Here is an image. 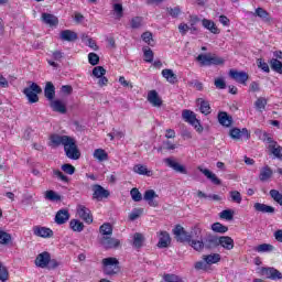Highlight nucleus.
Instances as JSON below:
<instances>
[{
	"instance_id": "c85d7f7f",
	"label": "nucleus",
	"mask_w": 282,
	"mask_h": 282,
	"mask_svg": "<svg viewBox=\"0 0 282 282\" xmlns=\"http://www.w3.org/2000/svg\"><path fill=\"white\" fill-rule=\"evenodd\" d=\"M253 208L257 213H263V214H268V215H273L274 213V207L270 206V205H265L263 203H256L253 205Z\"/></svg>"
},
{
	"instance_id": "c756f323",
	"label": "nucleus",
	"mask_w": 282,
	"mask_h": 282,
	"mask_svg": "<svg viewBox=\"0 0 282 282\" xmlns=\"http://www.w3.org/2000/svg\"><path fill=\"white\" fill-rule=\"evenodd\" d=\"M197 239L191 238L188 245L191 246V248L196 250V252H202V250H204L205 248L204 240L202 239V235H199Z\"/></svg>"
},
{
	"instance_id": "69168bd1",
	"label": "nucleus",
	"mask_w": 282,
	"mask_h": 282,
	"mask_svg": "<svg viewBox=\"0 0 282 282\" xmlns=\"http://www.w3.org/2000/svg\"><path fill=\"white\" fill-rule=\"evenodd\" d=\"M214 85L217 89H226V82L224 80V78L215 79Z\"/></svg>"
},
{
	"instance_id": "7c9ffc66",
	"label": "nucleus",
	"mask_w": 282,
	"mask_h": 282,
	"mask_svg": "<svg viewBox=\"0 0 282 282\" xmlns=\"http://www.w3.org/2000/svg\"><path fill=\"white\" fill-rule=\"evenodd\" d=\"M202 23L203 28H205V30H209L212 34H219V29L217 28V24H215L213 20L203 19Z\"/></svg>"
},
{
	"instance_id": "6e6d98bb",
	"label": "nucleus",
	"mask_w": 282,
	"mask_h": 282,
	"mask_svg": "<svg viewBox=\"0 0 282 282\" xmlns=\"http://www.w3.org/2000/svg\"><path fill=\"white\" fill-rule=\"evenodd\" d=\"M88 63L93 66L98 65V63H100V56H98V54H96V53H89L88 54Z\"/></svg>"
},
{
	"instance_id": "aec40b11",
	"label": "nucleus",
	"mask_w": 282,
	"mask_h": 282,
	"mask_svg": "<svg viewBox=\"0 0 282 282\" xmlns=\"http://www.w3.org/2000/svg\"><path fill=\"white\" fill-rule=\"evenodd\" d=\"M69 221V212L67 209H59L55 215V224L63 226Z\"/></svg>"
},
{
	"instance_id": "ea45409f",
	"label": "nucleus",
	"mask_w": 282,
	"mask_h": 282,
	"mask_svg": "<svg viewBox=\"0 0 282 282\" xmlns=\"http://www.w3.org/2000/svg\"><path fill=\"white\" fill-rule=\"evenodd\" d=\"M197 102L200 105V112H203L205 116H208L210 113V104L202 98L197 99Z\"/></svg>"
},
{
	"instance_id": "20e7f679",
	"label": "nucleus",
	"mask_w": 282,
	"mask_h": 282,
	"mask_svg": "<svg viewBox=\"0 0 282 282\" xmlns=\"http://www.w3.org/2000/svg\"><path fill=\"white\" fill-rule=\"evenodd\" d=\"M260 140L269 144V151L272 153V155H274V158H278V160H282V147L279 145L276 141H273L272 137H270L268 132H262L260 134Z\"/></svg>"
},
{
	"instance_id": "7ed1b4c3",
	"label": "nucleus",
	"mask_w": 282,
	"mask_h": 282,
	"mask_svg": "<svg viewBox=\"0 0 282 282\" xmlns=\"http://www.w3.org/2000/svg\"><path fill=\"white\" fill-rule=\"evenodd\" d=\"M104 274L107 276H116L120 273V261L117 258L110 257L105 258L101 261Z\"/></svg>"
},
{
	"instance_id": "2eb2a0df",
	"label": "nucleus",
	"mask_w": 282,
	"mask_h": 282,
	"mask_svg": "<svg viewBox=\"0 0 282 282\" xmlns=\"http://www.w3.org/2000/svg\"><path fill=\"white\" fill-rule=\"evenodd\" d=\"M229 76L230 78L236 80V83H240V85H246V83L248 82V73L246 72H238L235 69H230Z\"/></svg>"
},
{
	"instance_id": "39448f33",
	"label": "nucleus",
	"mask_w": 282,
	"mask_h": 282,
	"mask_svg": "<svg viewBox=\"0 0 282 282\" xmlns=\"http://www.w3.org/2000/svg\"><path fill=\"white\" fill-rule=\"evenodd\" d=\"M196 61L199 63L200 67H210V65H224V58L208 54H199L196 57Z\"/></svg>"
},
{
	"instance_id": "37998d69",
	"label": "nucleus",
	"mask_w": 282,
	"mask_h": 282,
	"mask_svg": "<svg viewBox=\"0 0 282 282\" xmlns=\"http://www.w3.org/2000/svg\"><path fill=\"white\" fill-rule=\"evenodd\" d=\"M271 69L276 72V74H282V62L278 58H272L270 61Z\"/></svg>"
},
{
	"instance_id": "6e6552de",
	"label": "nucleus",
	"mask_w": 282,
	"mask_h": 282,
	"mask_svg": "<svg viewBox=\"0 0 282 282\" xmlns=\"http://www.w3.org/2000/svg\"><path fill=\"white\" fill-rule=\"evenodd\" d=\"M258 272L261 276H265V279H270L271 281H281L282 273L272 267H262L258 269Z\"/></svg>"
},
{
	"instance_id": "bf43d9fd",
	"label": "nucleus",
	"mask_w": 282,
	"mask_h": 282,
	"mask_svg": "<svg viewBox=\"0 0 282 282\" xmlns=\"http://www.w3.org/2000/svg\"><path fill=\"white\" fill-rule=\"evenodd\" d=\"M257 64H258L259 69H262V72L270 74V66L262 58H259L257 61Z\"/></svg>"
},
{
	"instance_id": "a211bd4d",
	"label": "nucleus",
	"mask_w": 282,
	"mask_h": 282,
	"mask_svg": "<svg viewBox=\"0 0 282 282\" xmlns=\"http://www.w3.org/2000/svg\"><path fill=\"white\" fill-rule=\"evenodd\" d=\"M197 170L203 173V175H205V177H207V180H210V182L213 184H215L216 186L221 185V180H219L217 177V175L215 173H213L210 170L208 169H204L202 166H198Z\"/></svg>"
},
{
	"instance_id": "473e14b6",
	"label": "nucleus",
	"mask_w": 282,
	"mask_h": 282,
	"mask_svg": "<svg viewBox=\"0 0 282 282\" xmlns=\"http://www.w3.org/2000/svg\"><path fill=\"white\" fill-rule=\"evenodd\" d=\"M42 21L51 28L54 25H58V18H56L54 14L42 13Z\"/></svg>"
},
{
	"instance_id": "de8ad7c7",
	"label": "nucleus",
	"mask_w": 282,
	"mask_h": 282,
	"mask_svg": "<svg viewBox=\"0 0 282 282\" xmlns=\"http://www.w3.org/2000/svg\"><path fill=\"white\" fill-rule=\"evenodd\" d=\"M220 219H226L227 221H232L235 217V212L232 209H225L219 214Z\"/></svg>"
},
{
	"instance_id": "f3484780",
	"label": "nucleus",
	"mask_w": 282,
	"mask_h": 282,
	"mask_svg": "<svg viewBox=\"0 0 282 282\" xmlns=\"http://www.w3.org/2000/svg\"><path fill=\"white\" fill-rule=\"evenodd\" d=\"M50 252L44 251L40 254H37L36 259H35V265L37 268H47V265H50Z\"/></svg>"
},
{
	"instance_id": "5701e85b",
	"label": "nucleus",
	"mask_w": 282,
	"mask_h": 282,
	"mask_svg": "<svg viewBox=\"0 0 282 282\" xmlns=\"http://www.w3.org/2000/svg\"><path fill=\"white\" fill-rule=\"evenodd\" d=\"M204 246L207 250H213L219 246V237L209 235L204 239Z\"/></svg>"
},
{
	"instance_id": "5fc2aeb1",
	"label": "nucleus",
	"mask_w": 282,
	"mask_h": 282,
	"mask_svg": "<svg viewBox=\"0 0 282 282\" xmlns=\"http://www.w3.org/2000/svg\"><path fill=\"white\" fill-rule=\"evenodd\" d=\"M130 195H131V198L133 199V202H142V194L140 193V189L138 188H132L130 191Z\"/></svg>"
},
{
	"instance_id": "c03bdc74",
	"label": "nucleus",
	"mask_w": 282,
	"mask_h": 282,
	"mask_svg": "<svg viewBox=\"0 0 282 282\" xmlns=\"http://www.w3.org/2000/svg\"><path fill=\"white\" fill-rule=\"evenodd\" d=\"M44 197L48 199V202H61V195L52 189L46 191Z\"/></svg>"
},
{
	"instance_id": "79ce46f5",
	"label": "nucleus",
	"mask_w": 282,
	"mask_h": 282,
	"mask_svg": "<svg viewBox=\"0 0 282 282\" xmlns=\"http://www.w3.org/2000/svg\"><path fill=\"white\" fill-rule=\"evenodd\" d=\"M268 106V99L265 97H259L256 101H254V107L258 111H263L265 110V107Z\"/></svg>"
},
{
	"instance_id": "8fccbe9b",
	"label": "nucleus",
	"mask_w": 282,
	"mask_h": 282,
	"mask_svg": "<svg viewBox=\"0 0 282 282\" xmlns=\"http://www.w3.org/2000/svg\"><path fill=\"white\" fill-rule=\"evenodd\" d=\"M105 74H107V69H105V67H102V66H96L93 69V76H95V78H102V76H105Z\"/></svg>"
},
{
	"instance_id": "052dcab7",
	"label": "nucleus",
	"mask_w": 282,
	"mask_h": 282,
	"mask_svg": "<svg viewBox=\"0 0 282 282\" xmlns=\"http://www.w3.org/2000/svg\"><path fill=\"white\" fill-rule=\"evenodd\" d=\"M131 28L133 30H138L139 28H142V17H135L131 20Z\"/></svg>"
},
{
	"instance_id": "c9c22d12",
	"label": "nucleus",
	"mask_w": 282,
	"mask_h": 282,
	"mask_svg": "<svg viewBox=\"0 0 282 282\" xmlns=\"http://www.w3.org/2000/svg\"><path fill=\"white\" fill-rule=\"evenodd\" d=\"M93 155L98 162H107V160H109V154L102 149H96Z\"/></svg>"
},
{
	"instance_id": "774afa93",
	"label": "nucleus",
	"mask_w": 282,
	"mask_h": 282,
	"mask_svg": "<svg viewBox=\"0 0 282 282\" xmlns=\"http://www.w3.org/2000/svg\"><path fill=\"white\" fill-rule=\"evenodd\" d=\"M53 174L55 175V177H58V180H61L62 182H68V178L65 174H63V172H61V170H54Z\"/></svg>"
},
{
	"instance_id": "4be33fe9",
	"label": "nucleus",
	"mask_w": 282,
	"mask_h": 282,
	"mask_svg": "<svg viewBox=\"0 0 282 282\" xmlns=\"http://www.w3.org/2000/svg\"><path fill=\"white\" fill-rule=\"evenodd\" d=\"M169 246H171V235L167 231H160L158 248H169Z\"/></svg>"
},
{
	"instance_id": "ddd939ff",
	"label": "nucleus",
	"mask_w": 282,
	"mask_h": 282,
	"mask_svg": "<svg viewBox=\"0 0 282 282\" xmlns=\"http://www.w3.org/2000/svg\"><path fill=\"white\" fill-rule=\"evenodd\" d=\"M93 192V199H97V202H102L109 197V191L105 189L101 185H94Z\"/></svg>"
},
{
	"instance_id": "b1692460",
	"label": "nucleus",
	"mask_w": 282,
	"mask_h": 282,
	"mask_svg": "<svg viewBox=\"0 0 282 282\" xmlns=\"http://www.w3.org/2000/svg\"><path fill=\"white\" fill-rule=\"evenodd\" d=\"M148 101L151 102L152 107H162V98H160L156 90L148 93Z\"/></svg>"
},
{
	"instance_id": "cd10ccee",
	"label": "nucleus",
	"mask_w": 282,
	"mask_h": 282,
	"mask_svg": "<svg viewBox=\"0 0 282 282\" xmlns=\"http://www.w3.org/2000/svg\"><path fill=\"white\" fill-rule=\"evenodd\" d=\"M218 122L223 127H231L232 126V117L228 115L226 111L218 112Z\"/></svg>"
},
{
	"instance_id": "09e8293b",
	"label": "nucleus",
	"mask_w": 282,
	"mask_h": 282,
	"mask_svg": "<svg viewBox=\"0 0 282 282\" xmlns=\"http://www.w3.org/2000/svg\"><path fill=\"white\" fill-rule=\"evenodd\" d=\"M269 194L271 195L272 199H273L274 202H276V204H279L280 206H282V194H281L279 191H276V189H271V191L269 192Z\"/></svg>"
},
{
	"instance_id": "13d9d810",
	"label": "nucleus",
	"mask_w": 282,
	"mask_h": 282,
	"mask_svg": "<svg viewBox=\"0 0 282 282\" xmlns=\"http://www.w3.org/2000/svg\"><path fill=\"white\" fill-rule=\"evenodd\" d=\"M167 13L173 19H177V17H180V14L182 13V9H180V7L167 8Z\"/></svg>"
},
{
	"instance_id": "680f3d73",
	"label": "nucleus",
	"mask_w": 282,
	"mask_h": 282,
	"mask_svg": "<svg viewBox=\"0 0 282 282\" xmlns=\"http://www.w3.org/2000/svg\"><path fill=\"white\" fill-rule=\"evenodd\" d=\"M164 281L165 282H183L182 278L175 274H165L164 275Z\"/></svg>"
},
{
	"instance_id": "e2e57ef3",
	"label": "nucleus",
	"mask_w": 282,
	"mask_h": 282,
	"mask_svg": "<svg viewBox=\"0 0 282 282\" xmlns=\"http://www.w3.org/2000/svg\"><path fill=\"white\" fill-rule=\"evenodd\" d=\"M230 197L231 200L235 202L236 204H240L242 200L241 193H239L238 191L230 192Z\"/></svg>"
},
{
	"instance_id": "1a4fd4ad",
	"label": "nucleus",
	"mask_w": 282,
	"mask_h": 282,
	"mask_svg": "<svg viewBox=\"0 0 282 282\" xmlns=\"http://www.w3.org/2000/svg\"><path fill=\"white\" fill-rule=\"evenodd\" d=\"M99 243L106 250H113L116 248H120V240L117 238H111V236H101L99 239Z\"/></svg>"
},
{
	"instance_id": "f8f14e48",
	"label": "nucleus",
	"mask_w": 282,
	"mask_h": 282,
	"mask_svg": "<svg viewBox=\"0 0 282 282\" xmlns=\"http://www.w3.org/2000/svg\"><path fill=\"white\" fill-rule=\"evenodd\" d=\"M77 215L86 224H91L94 221V217L91 216V210H89V208H87L85 205L77 206Z\"/></svg>"
},
{
	"instance_id": "0eeeda50",
	"label": "nucleus",
	"mask_w": 282,
	"mask_h": 282,
	"mask_svg": "<svg viewBox=\"0 0 282 282\" xmlns=\"http://www.w3.org/2000/svg\"><path fill=\"white\" fill-rule=\"evenodd\" d=\"M182 118L185 122L192 124V127L195 128L198 133H202V131H204V127H202V123H199L195 112L185 109L182 112Z\"/></svg>"
},
{
	"instance_id": "3c124183",
	"label": "nucleus",
	"mask_w": 282,
	"mask_h": 282,
	"mask_svg": "<svg viewBox=\"0 0 282 282\" xmlns=\"http://www.w3.org/2000/svg\"><path fill=\"white\" fill-rule=\"evenodd\" d=\"M143 56L145 63H153V51L149 47H143Z\"/></svg>"
},
{
	"instance_id": "dca6fc26",
	"label": "nucleus",
	"mask_w": 282,
	"mask_h": 282,
	"mask_svg": "<svg viewBox=\"0 0 282 282\" xmlns=\"http://www.w3.org/2000/svg\"><path fill=\"white\" fill-rule=\"evenodd\" d=\"M229 135L230 138H232V140H241V138H246L248 140L250 138V133L246 128H243L242 130L239 128H232L229 131Z\"/></svg>"
},
{
	"instance_id": "864d4df0",
	"label": "nucleus",
	"mask_w": 282,
	"mask_h": 282,
	"mask_svg": "<svg viewBox=\"0 0 282 282\" xmlns=\"http://www.w3.org/2000/svg\"><path fill=\"white\" fill-rule=\"evenodd\" d=\"M142 41H144V43H147L148 45H151V47H153L154 43H153V34L151 32H144L141 35Z\"/></svg>"
},
{
	"instance_id": "9d476101",
	"label": "nucleus",
	"mask_w": 282,
	"mask_h": 282,
	"mask_svg": "<svg viewBox=\"0 0 282 282\" xmlns=\"http://www.w3.org/2000/svg\"><path fill=\"white\" fill-rule=\"evenodd\" d=\"M33 235L35 237H41L42 239H50L54 237V231L47 227L34 226Z\"/></svg>"
},
{
	"instance_id": "4468645a",
	"label": "nucleus",
	"mask_w": 282,
	"mask_h": 282,
	"mask_svg": "<svg viewBox=\"0 0 282 282\" xmlns=\"http://www.w3.org/2000/svg\"><path fill=\"white\" fill-rule=\"evenodd\" d=\"M158 194L153 189L145 191L143 195L144 202H148L149 206H151L152 208H158V206H160V203L155 200L158 199Z\"/></svg>"
},
{
	"instance_id": "603ef678",
	"label": "nucleus",
	"mask_w": 282,
	"mask_h": 282,
	"mask_svg": "<svg viewBox=\"0 0 282 282\" xmlns=\"http://www.w3.org/2000/svg\"><path fill=\"white\" fill-rule=\"evenodd\" d=\"M272 250H274V246L268 243H262L256 248L257 252H272Z\"/></svg>"
},
{
	"instance_id": "72a5a7b5",
	"label": "nucleus",
	"mask_w": 282,
	"mask_h": 282,
	"mask_svg": "<svg viewBox=\"0 0 282 282\" xmlns=\"http://www.w3.org/2000/svg\"><path fill=\"white\" fill-rule=\"evenodd\" d=\"M133 171L138 175H147V177H152L153 176V171L147 169V166L142 165V164L134 165Z\"/></svg>"
},
{
	"instance_id": "e433bc0d",
	"label": "nucleus",
	"mask_w": 282,
	"mask_h": 282,
	"mask_svg": "<svg viewBox=\"0 0 282 282\" xmlns=\"http://www.w3.org/2000/svg\"><path fill=\"white\" fill-rule=\"evenodd\" d=\"M99 232L102 237H111L113 235V227H111V224L105 223L100 226Z\"/></svg>"
},
{
	"instance_id": "f03ea898",
	"label": "nucleus",
	"mask_w": 282,
	"mask_h": 282,
	"mask_svg": "<svg viewBox=\"0 0 282 282\" xmlns=\"http://www.w3.org/2000/svg\"><path fill=\"white\" fill-rule=\"evenodd\" d=\"M173 235L175 236L176 241L180 243H188L193 237H199L202 235V229L196 227L193 229L192 235H189L184 227L176 225L173 229Z\"/></svg>"
},
{
	"instance_id": "338daca9",
	"label": "nucleus",
	"mask_w": 282,
	"mask_h": 282,
	"mask_svg": "<svg viewBox=\"0 0 282 282\" xmlns=\"http://www.w3.org/2000/svg\"><path fill=\"white\" fill-rule=\"evenodd\" d=\"M140 215H142V209H134V210L129 215L130 221H135V219H138V218L140 217Z\"/></svg>"
},
{
	"instance_id": "6ab92c4d",
	"label": "nucleus",
	"mask_w": 282,
	"mask_h": 282,
	"mask_svg": "<svg viewBox=\"0 0 282 282\" xmlns=\"http://www.w3.org/2000/svg\"><path fill=\"white\" fill-rule=\"evenodd\" d=\"M59 39L61 41L74 43V41H78V34L72 30H64L59 33Z\"/></svg>"
},
{
	"instance_id": "a878e982",
	"label": "nucleus",
	"mask_w": 282,
	"mask_h": 282,
	"mask_svg": "<svg viewBox=\"0 0 282 282\" xmlns=\"http://www.w3.org/2000/svg\"><path fill=\"white\" fill-rule=\"evenodd\" d=\"M144 241H147V238H144L143 234L135 232L132 235V246L135 250H140L144 246Z\"/></svg>"
},
{
	"instance_id": "4d7b16f0",
	"label": "nucleus",
	"mask_w": 282,
	"mask_h": 282,
	"mask_svg": "<svg viewBox=\"0 0 282 282\" xmlns=\"http://www.w3.org/2000/svg\"><path fill=\"white\" fill-rule=\"evenodd\" d=\"M62 171H64V173H67V175H74V173H76V167H74V165L66 163L62 165Z\"/></svg>"
},
{
	"instance_id": "2f4dec72",
	"label": "nucleus",
	"mask_w": 282,
	"mask_h": 282,
	"mask_svg": "<svg viewBox=\"0 0 282 282\" xmlns=\"http://www.w3.org/2000/svg\"><path fill=\"white\" fill-rule=\"evenodd\" d=\"M162 76L171 85H175V83H177V75H175V73H173V69H169V68L163 69Z\"/></svg>"
},
{
	"instance_id": "4c0bfd02",
	"label": "nucleus",
	"mask_w": 282,
	"mask_h": 282,
	"mask_svg": "<svg viewBox=\"0 0 282 282\" xmlns=\"http://www.w3.org/2000/svg\"><path fill=\"white\" fill-rule=\"evenodd\" d=\"M204 261L207 263V265H213V263H219L221 261V256L219 253L208 254L204 256Z\"/></svg>"
},
{
	"instance_id": "bb28decb",
	"label": "nucleus",
	"mask_w": 282,
	"mask_h": 282,
	"mask_svg": "<svg viewBox=\"0 0 282 282\" xmlns=\"http://www.w3.org/2000/svg\"><path fill=\"white\" fill-rule=\"evenodd\" d=\"M51 108L57 113H67V106L61 99L51 101Z\"/></svg>"
},
{
	"instance_id": "0e129e2a",
	"label": "nucleus",
	"mask_w": 282,
	"mask_h": 282,
	"mask_svg": "<svg viewBox=\"0 0 282 282\" xmlns=\"http://www.w3.org/2000/svg\"><path fill=\"white\" fill-rule=\"evenodd\" d=\"M256 15L260 19H268V17H270V13H268V11H265L263 8H257Z\"/></svg>"
},
{
	"instance_id": "9b49d317",
	"label": "nucleus",
	"mask_w": 282,
	"mask_h": 282,
	"mask_svg": "<svg viewBox=\"0 0 282 282\" xmlns=\"http://www.w3.org/2000/svg\"><path fill=\"white\" fill-rule=\"evenodd\" d=\"M164 162L166 166L170 169H173L176 173H181L182 175H187L188 171H186V167L182 164H180L177 161L173 160L172 158L164 159Z\"/></svg>"
},
{
	"instance_id": "423d86ee",
	"label": "nucleus",
	"mask_w": 282,
	"mask_h": 282,
	"mask_svg": "<svg viewBox=\"0 0 282 282\" xmlns=\"http://www.w3.org/2000/svg\"><path fill=\"white\" fill-rule=\"evenodd\" d=\"M42 91L43 89L36 83H32L29 87L23 89V94L31 105L39 101V94Z\"/></svg>"
},
{
	"instance_id": "a18cd8bd",
	"label": "nucleus",
	"mask_w": 282,
	"mask_h": 282,
	"mask_svg": "<svg viewBox=\"0 0 282 282\" xmlns=\"http://www.w3.org/2000/svg\"><path fill=\"white\" fill-rule=\"evenodd\" d=\"M212 230L214 232H219L220 235H224L225 232H228V227L224 226L221 223H214L212 225Z\"/></svg>"
},
{
	"instance_id": "f257e3e1",
	"label": "nucleus",
	"mask_w": 282,
	"mask_h": 282,
	"mask_svg": "<svg viewBox=\"0 0 282 282\" xmlns=\"http://www.w3.org/2000/svg\"><path fill=\"white\" fill-rule=\"evenodd\" d=\"M51 147H64V152L68 160H80V150L76 144V139L69 135L51 134Z\"/></svg>"
},
{
	"instance_id": "49530a36",
	"label": "nucleus",
	"mask_w": 282,
	"mask_h": 282,
	"mask_svg": "<svg viewBox=\"0 0 282 282\" xmlns=\"http://www.w3.org/2000/svg\"><path fill=\"white\" fill-rule=\"evenodd\" d=\"M12 241V236L3 230H0V243L1 246H8Z\"/></svg>"
},
{
	"instance_id": "412c9836",
	"label": "nucleus",
	"mask_w": 282,
	"mask_h": 282,
	"mask_svg": "<svg viewBox=\"0 0 282 282\" xmlns=\"http://www.w3.org/2000/svg\"><path fill=\"white\" fill-rule=\"evenodd\" d=\"M218 246H221L225 250H232L235 248V240L229 236L218 237Z\"/></svg>"
},
{
	"instance_id": "58836bf2",
	"label": "nucleus",
	"mask_w": 282,
	"mask_h": 282,
	"mask_svg": "<svg viewBox=\"0 0 282 282\" xmlns=\"http://www.w3.org/2000/svg\"><path fill=\"white\" fill-rule=\"evenodd\" d=\"M69 227L72 230H74V232H83V230H85V225L78 219L70 220Z\"/></svg>"
},
{
	"instance_id": "f704fd0d",
	"label": "nucleus",
	"mask_w": 282,
	"mask_h": 282,
	"mask_svg": "<svg viewBox=\"0 0 282 282\" xmlns=\"http://www.w3.org/2000/svg\"><path fill=\"white\" fill-rule=\"evenodd\" d=\"M272 169H270V166L265 165L264 167H262L260 170V175H259V180L260 182H268V180H270V177H272Z\"/></svg>"
},
{
	"instance_id": "393cba45",
	"label": "nucleus",
	"mask_w": 282,
	"mask_h": 282,
	"mask_svg": "<svg viewBox=\"0 0 282 282\" xmlns=\"http://www.w3.org/2000/svg\"><path fill=\"white\" fill-rule=\"evenodd\" d=\"M44 96L50 100L51 102L54 100L56 96V87H54V84L52 82H47L44 88Z\"/></svg>"
},
{
	"instance_id": "a19ab883",
	"label": "nucleus",
	"mask_w": 282,
	"mask_h": 282,
	"mask_svg": "<svg viewBox=\"0 0 282 282\" xmlns=\"http://www.w3.org/2000/svg\"><path fill=\"white\" fill-rule=\"evenodd\" d=\"M10 280V271H8V267L3 265V262H0V281L7 282Z\"/></svg>"
}]
</instances>
